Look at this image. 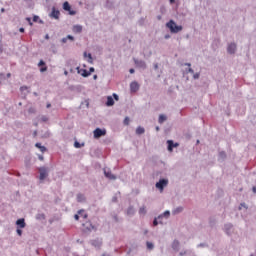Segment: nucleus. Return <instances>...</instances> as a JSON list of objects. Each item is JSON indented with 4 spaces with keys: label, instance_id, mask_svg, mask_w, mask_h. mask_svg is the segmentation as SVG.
Listing matches in <instances>:
<instances>
[{
    "label": "nucleus",
    "instance_id": "1",
    "mask_svg": "<svg viewBox=\"0 0 256 256\" xmlns=\"http://www.w3.org/2000/svg\"><path fill=\"white\" fill-rule=\"evenodd\" d=\"M167 29H169L170 33H180V31H183V26L177 25L174 20H170L166 23Z\"/></svg>",
    "mask_w": 256,
    "mask_h": 256
},
{
    "label": "nucleus",
    "instance_id": "2",
    "mask_svg": "<svg viewBox=\"0 0 256 256\" xmlns=\"http://www.w3.org/2000/svg\"><path fill=\"white\" fill-rule=\"evenodd\" d=\"M39 179L45 181L46 177H49V167L42 166L38 168Z\"/></svg>",
    "mask_w": 256,
    "mask_h": 256
},
{
    "label": "nucleus",
    "instance_id": "3",
    "mask_svg": "<svg viewBox=\"0 0 256 256\" xmlns=\"http://www.w3.org/2000/svg\"><path fill=\"white\" fill-rule=\"evenodd\" d=\"M167 185H169V180L161 178L158 182H156L155 187L156 189H159L161 193H163V190L165 189V187H167Z\"/></svg>",
    "mask_w": 256,
    "mask_h": 256
},
{
    "label": "nucleus",
    "instance_id": "4",
    "mask_svg": "<svg viewBox=\"0 0 256 256\" xmlns=\"http://www.w3.org/2000/svg\"><path fill=\"white\" fill-rule=\"evenodd\" d=\"M94 139H101V137H105L107 135V130L96 128L93 131Z\"/></svg>",
    "mask_w": 256,
    "mask_h": 256
},
{
    "label": "nucleus",
    "instance_id": "5",
    "mask_svg": "<svg viewBox=\"0 0 256 256\" xmlns=\"http://www.w3.org/2000/svg\"><path fill=\"white\" fill-rule=\"evenodd\" d=\"M133 61H134V65L138 69H143V71H145V69H147V63L144 60H139L137 58H133Z\"/></svg>",
    "mask_w": 256,
    "mask_h": 256
},
{
    "label": "nucleus",
    "instance_id": "6",
    "mask_svg": "<svg viewBox=\"0 0 256 256\" xmlns=\"http://www.w3.org/2000/svg\"><path fill=\"white\" fill-rule=\"evenodd\" d=\"M62 8H63L64 11L68 12V15H71V16L77 15V11L71 9V4H69V2H67V1H65L63 3Z\"/></svg>",
    "mask_w": 256,
    "mask_h": 256
},
{
    "label": "nucleus",
    "instance_id": "7",
    "mask_svg": "<svg viewBox=\"0 0 256 256\" xmlns=\"http://www.w3.org/2000/svg\"><path fill=\"white\" fill-rule=\"evenodd\" d=\"M227 53L229 55H235L237 53V44L235 42L228 44Z\"/></svg>",
    "mask_w": 256,
    "mask_h": 256
},
{
    "label": "nucleus",
    "instance_id": "8",
    "mask_svg": "<svg viewBox=\"0 0 256 256\" xmlns=\"http://www.w3.org/2000/svg\"><path fill=\"white\" fill-rule=\"evenodd\" d=\"M167 149L171 153L175 147H179V143H175L173 140H167Z\"/></svg>",
    "mask_w": 256,
    "mask_h": 256
},
{
    "label": "nucleus",
    "instance_id": "9",
    "mask_svg": "<svg viewBox=\"0 0 256 256\" xmlns=\"http://www.w3.org/2000/svg\"><path fill=\"white\" fill-rule=\"evenodd\" d=\"M104 176L106 179H110V181H115L117 179V176L107 169H104Z\"/></svg>",
    "mask_w": 256,
    "mask_h": 256
},
{
    "label": "nucleus",
    "instance_id": "10",
    "mask_svg": "<svg viewBox=\"0 0 256 256\" xmlns=\"http://www.w3.org/2000/svg\"><path fill=\"white\" fill-rule=\"evenodd\" d=\"M60 15H61V12L55 9V7H53L51 13L49 14V17H51V19L59 20Z\"/></svg>",
    "mask_w": 256,
    "mask_h": 256
},
{
    "label": "nucleus",
    "instance_id": "11",
    "mask_svg": "<svg viewBox=\"0 0 256 256\" xmlns=\"http://www.w3.org/2000/svg\"><path fill=\"white\" fill-rule=\"evenodd\" d=\"M224 231L226 235L231 236L233 234V224L227 223L224 225Z\"/></svg>",
    "mask_w": 256,
    "mask_h": 256
},
{
    "label": "nucleus",
    "instance_id": "12",
    "mask_svg": "<svg viewBox=\"0 0 256 256\" xmlns=\"http://www.w3.org/2000/svg\"><path fill=\"white\" fill-rule=\"evenodd\" d=\"M169 217H171V211L166 210L165 212L160 214L158 217H156V219H158V221H163V219H169Z\"/></svg>",
    "mask_w": 256,
    "mask_h": 256
},
{
    "label": "nucleus",
    "instance_id": "13",
    "mask_svg": "<svg viewBox=\"0 0 256 256\" xmlns=\"http://www.w3.org/2000/svg\"><path fill=\"white\" fill-rule=\"evenodd\" d=\"M17 228L19 229H25L27 227V223L25 222V218H19L16 220Z\"/></svg>",
    "mask_w": 256,
    "mask_h": 256
},
{
    "label": "nucleus",
    "instance_id": "14",
    "mask_svg": "<svg viewBox=\"0 0 256 256\" xmlns=\"http://www.w3.org/2000/svg\"><path fill=\"white\" fill-rule=\"evenodd\" d=\"M90 245H92V247H96V249H99V247H101L103 245V241H101L99 238H97L95 240H91Z\"/></svg>",
    "mask_w": 256,
    "mask_h": 256
},
{
    "label": "nucleus",
    "instance_id": "15",
    "mask_svg": "<svg viewBox=\"0 0 256 256\" xmlns=\"http://www.w3.org/2000/svg\"><path fill=\"white\" fill-rule=\"evenodd\" d=\"M138 89H139V83L137 81L131 82L130 84L131 93H137Z\"/></svg>",
    "mask_w": 256,
    "mask_h": 256
},
{
    "label": "nucleus",
    "instance_id": "16",
    "mask_svg": "<svg viewBox=\"0 0 256 256\" xmlns=\"http://www.w3.org/2000/svg\"><path fill=\"white\" fill-rule=\"evenodd\" d=\"M106 107H113L115 105V100L113 96H107V101L105 103Z\"/></svg>",
    "mask_w": 256,
    "mask_h": 256
},
{
    "label": "nucleus",
    "instance_id": "17",
    "mask_svg": "<svg viewBox=\"0 0 256 256\" xmlns=\"http://www.w3.org/2000/svg\"><path fill=\"white\" fill-rule=\"evenodd\" d=\"M83 31V26L75 25L73 26V33H81Z\"/></svg>",
    "mask_w": 256,
    "mask_h": 256
},
{
    "label": "nucleus",
    "instance_id": "18",
    "mask_svg": "<svg viewBox=\"0 0 256 256\" xmlns=\"http://www.w3.org/2000/svg\"><path fill=\"white\" fill-rule=\"evenodd\" d=\"M179 245H180L179 240H174L172 243V249L174 251H179Z\"/></svg>",
    "mask_w": 256,
    "mask_h": 256
},
{
    "label": "nucleus",
    "instance_id": "19",
    "mask_svg": "<svg viewBox=\"0 0 256 256\" xmlns=\"http://www.w3.org/2000/svg\"><path fill=\"white\" fill-rule=\"evenodd\" d=\"M167 121V116L165 114H160L158 118V123L163 124Z\"/></svg>",
    "mask_w": 256,
    "mask_h": 256
},
{
    "label": "nucleus",
    "instance_id": "20",
    "mask_svg": "<svg viewBox=\"0 0 256 256\" xmlns=\"http://www.w3.org/2000/svg\"><path fill=\"white\" fill-rule=\"evenodd\" d=\"M218 157H219L218 160L224 161V160L227 159V153H225V151H221V152H219V156Z\"/></svg>",
    "mask_w": 256,
    "mask_h": 256
},
{
    "label": "nucleus",
    "instance_id": "21",
    "mask_svg": "<svg viewBox=\"0 0 256 256\" xmlns=\"http://www.w3.org/2000/svg\"><path fill=\"white\" fill-rule=\"evenodd\" d=\"M80 75H81L82 77L87 78V77H90V76H91V72H89V70H87V69H82V72L80 73Z\"/></svg>",
    "mask_w": 256,
    "mask_h": 256
},
{
    "label": "nucleus",
    "instance_id": "22",
    "mask_svg": "<svg viewBox=\"0 0 256 256\" xmlns=\"http://www.w3.org/2000/svg\"><path fill=\"white\" fill-rule=\"evenodd\" d=\"M35 147H37V149H40L42 153H45V151H47V147L41 145V143L39 142L35 144Z\"/></svg>",
    "mask_w": 256,
    "mask_h": 256
},
{
    "label": "nucleus",
    "instance_id": "23",
    "mask_svg": "<svg viewBox=\"0 0 256 256\" xmlns=\"http://www.w3.org/2000/svg\"><path fill=\"white\" fill-rule=\"evenodd\" d=\"M32 21H33V23L38 22V23H40V25H43V23H44L43 20H41L38 15H34L32 18Z\"/></svg>",
    "mask_w": 256,
    "mask_h": 256
},
{
    "label": "nucleus",
    "instance_id": "24",
    "mask_svg": "<svg viewBox=\"0 0 256 256\" xmlns=\"http://www.w3.org/2000/svg\"><path fill=\"white\" fill-rule=\"evenodd\" d=\"M145 133V128L138 126L136 128V135H143Z\"/></svg>",
    "mask_w": 256,
    "mask_h": 256
},
{
    "label": "nucleus",
    "instance_id": "25",
    "mask_svg": "<svg viewBox=\"0 0 256 256\" xmlns=\"http://www.w3.org/2000/svg\"><path fill=\"white\" fill-rule=\"evenodd\" d=\"M153 227H157V225H163V221H159V219L157 217L154 218L153 222H152Z\"/></svg>",
    "mask_w": 256,
    "mask_h": 256
},
{
    "label": "nucleus",
    "instance_id": "26",
    "mask_svg": "<svg viewBox=\"0 0 256 256\" xmlns=\"http://www.w3.org/2000/svg\"><path fill=\"white\" fill-rule=\"evenodd\" d=\"M127 215L133 216L135 215V208L133 206H129L127 209Z\"/></svg>",
    "mask_w": 256,
    "mask_h": 256
},
{
    "label": "nucleus",
    "instance_id": "27",
    "mask_svg": "<svg viewBox=\"0 0 256 256\" xmlns=\"http://www.w3.org/2000/svg\"><path fill=\"white\" fill-rule=\"evenodd\" d=\"M146 247L147 249H149V251H153L155 249V244H153V242H146Z\"/></svg>",
    "mask_w": 256,
    "mask_h": 256
},
{
    "label": "nucleus",
    "instance_id": "28",
    "mask_svg": "<svg viewBox=\"0 0 256 256\" xmlns=\"http://www.w3.org/2000/svg\"><path fill=\"white\" fill-rule=\"evenodd\" d=\"M174 215H179V213H183V207L179 206L172 211Z\"/></svg>",
    "mask_w": 256,
    "mask_h": 256
},
{
    "label": "nucleus",
    "instance_id": "29",
    "mask_svg": "<svg viewBox=\"0 0 256 256\" xmlns=\"http://www.w3.org/2000/svg\"><path fill=\"white\" fill-rule=\"evenodd\" d=\"M36 219H37V221H44V219H45V214H44V213H38V214H36Z\"/></svg>",
    "mask_w": 256,
    "mask_h": 256
},
{
    "label": "nucleus",
    "instance_id": "30",
    "mask_svg": "<svg viewBox=\"0 0 256 256\" xmlns=\"http://www.w3.org/2000/svg\"><path fill=\"white\" fill-rule=\"evenodd\" d=\"M23 2L25 3L26 7H28L29 9H31V7H33V0H23Z\"/></svg>",
    "mask_w": 256,
    "mask_h": 256
},
{
    "label": "nucleus",
    "instance_id": "31",
    "mask_svg": "<svg viewBox=\"0 0 256 256\" xmlns=\"http://www.w3.org/2000/svg\"><path fill=\"white\" fill-rule=\"evenodd\" d=\"M77 201L78 203H83V201H85V195L83 194H77Z\"/></svg>",
    "mask_w": 256,
    "mask_h": 256
},
{
    "label": "nucleus",
    "instance_id": "32",
    "mask_svg": "<svg viewBox=\"0 0 256 256\" xmlns=\"http://www.w3.org/2000/svg\"><path fill=\"white\" fill-rule=\"evenodd\" d=\"M105 7H106V9H113L114 4L110 0H107L105 3Z\"/></svg>",
    "mask_w": 256,
    "mask_h": 256
},
{
    "label": "nucleus",
    "instance_id": "33",
    "mask_svg": "<svg viewBox=\"0 0 256 256\" xmlns=\"http://www.w3.org/2000/svg\"><path fill=\"white\" fill-rule=\"evenodd\" d=\"M139 214L140 215H147V209L145 208V206L140 207Z\"/></svg>",
    "mask_w": 256,
    "mask_h": 256
},
{
    "label": "nucleus",
    "instance_id": "34",
    "mask_svg": "<svg viewBox=\"0 0 256 256\" xmlns=\"http://www.w3.org/2000/svg\"><path fill=\"white\" fill-rule=\"evenodd\" d=\"M84 145H85L84 143L81 144V143H79V141L74 142V147L76 149H81Z\"/></svg>",
    "mask_w": 256,
    "mask_h": 256
},
{
    "label": "nucleus",
    "instance_id": "35",
    "mask_svg": "<svg viewBox=\"0 0 256 256\" xmlns=\"http://www.w3.org/2000/svg\"><path fill=\"white\" fill-rule=\"evenodd\" d=\"M86 229H87V231H94L95 226H93V224H91V223H88V224H86Z\"/></svg>",
    "mask_w": 256,
    "mask_h": 256
},
{
    "label": "nucleus",
    "instance_id": "36",
    "mask_svg": "<svg viewBox=\"0 0 256 256\" xmlns=\"http://www.w3.org/2000/svg\"><path fill=\"white\" fill-rule=\"evenodd\" d=\"M5 79H7V76L5 75V73H0V83H3Z\"/></svg>",
    "mask_w": 256,
    "mask_h": 256
},
{
    "label": "nucleus",
    "instance_id": "37",
    "mask_svg": "<svg viewBox=\"0 0 256 256\" xmlns=\"http://www.w3.org/2000/svg\"><path fill=\"white\" fill-rule=\"evenodd\" d=\"M201 77V73L197 72L193 74V79L197 80Z\"/></svg>",
    "mask_w": 256,
    "mask_h": 256
},
{
    "label": "nucleus",
    "instance_id": "38",
    "mask_svg": "<svg viewBox=\"0 0 256 256\" xmlns=\"http://www.w3.org/2000/svg\"><path fill=\"white\" fill-rule=\"evenodd\" d=\"M112 99H114V101H119V95L117 93H113Z\"/></svg>",
    "mask_w": 256,
    "mask_h": 256
},
{
    "label": "nucleus",
    "instance_id": "39",
    "mask_svg": "<svg viewBox=\"0 0 256 256\" xmlns=\"http://www.w3.org/2000/svg\"><path fill=\"white\" fill-rule=\"evenodd\" d=\"M40 121H42V123H47L49 121V118H47L46 116H42L40 118Z\"/></svg>",
    "mask_w": 256,
    "mask_h": 256
},
{
    "label": "nucleus",
    "instance_id": "40",
    "mask_svg": "<svg viewBox=\"0 0 256 256\" xmlns=\"http://www.w3.org/2000/svg\"><path fill=\"white\" fill-rule=\"evenodd\" d=\"M16 233L19 235V237H21L23 235V230H21V228H17Z\"/></svg>",
    "mask_w": 256,
    "mask_h": 256
},
{
    "label": "nucleus",
    "instance_id": "41",
    "mask_svg": "<svg viewBox=\"0 0 256 256\" xmlns=\"http://www.w3.org/2000/svg\"><path fill=\"white\" fill-rule=\"evenodd\" d=\"M26 21H27L28 25H30V27H33V21H31V17H27Z\"/></svg>",
    "mask_w": 256,
    "mask_h": 256
},
{
    "label": "nucleus",
    "instance_id": "42",
    "mask_svg": "<svg viewBox=\"0 0 256 256\" xmlns=\"http://www.w3.org/2000/svg\"><path fill=\"white\" fill-rule=\"evenodd\" d=\"M88 63H93V56L91 55V53L88 54Z\"/></svg>",
    "mask_w": 256,
    "mask_h": 256
},
{
    "label": "nucleus",
    "instance_id": "43",
    "mask_svg": "<svg viewBox=\"0 0 256 256\" xmlns=\"http://www.w3.org/2000/svg\"><path fill=\"white\" fill-rule=\"evenodd\" d=\"M45 66H47V65L45 64V61L40 60V62L38 63V67H45Z\"/></svg>",
    "mask_w": 256,
    "mask_h": 256
},
{
    "label": "nucleus",
    "instance_id": "44",
    "mask_svg": "<svg viewBox=\"0 0 256 256\" xmlns=\"http://www.w3.org/2000/svg\"><path fill=\"white\" fill-rule=\"evenodd\" d=\"M66 39L67 41H75V37H73L72 35H67Z\"/></svg>",
    "mask_w": 256,
    "mask_h": 256
},
{
    "label": "nucleus",
    "instance_id": "45",
    "mask_svg": "<svg viewBox=\"0 0 256 256\" xmlns=\"http://www.w3.org/2000/svg\"><path fill=\"white\" fill-rule=\"evenodd\" d=\"M129 122H130L129 117H125V119L123 121L124 125H129Z\"/></svg>",
    "mask_w": 256,
    "mask_h": 256
},
{
    "label": "nucleus",
    "instance_id": "46",
    "mask_svg": "<svg viewBox=\"0 0 256 256\" xmlns=\"http://www.w3.org/2000/svg\"><path fill=\"white\" fill-rule=\"evenodd\" d=\"M186 73H191L192 75L195 73V70L193 68L186 69Z\"/></svg>",
    "mask_w": 256,
    "mask_h": 256
},
{
    "label": "nucleus",
    "instance_id": "47",
    "mask_svg": "<svg viewBox=\"0 0 256 256\" xmlns=\"http://www.w3.org/2000/svg\"><path fill=\"white\" fill-rule=\"evenodd\" d=\"M197 247L198 248L199 247H209V244H207V243H200V244L197 245Z\"/></svg>",
    "mask_w": 256,
    "mask_h": 256
},
{
    "label": "nucleus",
    "instance_id": "48",
    "mask_svg": "<svg viewBox=\"0 0 256 256\" xmlns=\"http://www.w3.org/2000/svg\"><path fill=\"white\" fill-rule=\"evenodd\" d=\"M47 71V66H41L40 73H45Z\"/></svg>",
    "mask_w": 256,
    "mask_h": 256
},
{
    "label": "nucleus",
    "instance_id": "49",
    "mask_svg": "<svg viewBox=\"0 0 256 256\" xmlns=\"http://www.w3.org/2000/svg\"><path fill=\"white\" fill-rule=\"evenodd\" d=\"M76 71H77V74H78V75H81L83 69H81V68L78 66V67H76Z\"/></svg>",
    "mask_w": 256,
    "mask_h": 256
},
{
    "label": "nucleus",
    "instance_id": "50",
    "mask_svg": "<svg viewBox=\"0 0 256 256\" xmlns=\"http://www.w3.org/2000/svg\"><path fill=\"white\" fill-rule=\"evenodd\" d=\"M29 89L27 86H21L20 91L23 93V91H27Z\"/></svg>",
    "mask_w": 256,
    "mask_h": 256
},
{
    "label": "nucleus",
    "instance_id": "51",
    "mask_svg": "<svg viewBox=\"0 0 256 256\" xmlns=\"http://www.w3.org/2000/svg\"><path fill=\"white\" fill-rule=\"evenodd\" d=\"M88 73H90V75H91V73H95V68L94 67H90Z\"/></svg>",
    "mask_w": 256,
    "mask_h": 256
},
{
    "label": "nucleus",
    "instance_id": "52",
    "mask_svg": "<svg viewBox=\"0 0 256 256\" xmlns=\"http://www.w3.org/2000/svg\"><path fill=\"white\" fill-rule=\"evenodd\" d=\"M28 113H35V108L30 107V108L28 109Z\"/></svg>",
    "mask_w": 256,
    "mask_h": 256
},
{
    "label": "nucleus",
    "instance_id": "53",
    "mask_svg": "<svg viewBox=\"0 0 256 256\" xmlns=\"http://www.w3.org/2000/svg\"><path fill=\"white\" fill-rule=\"evenodd\" d=\"M154 69H155V71H157V69H159V64L158 63H154Z\"/></svg>",
    "mask_w": 256,
    "mask_h": 256
},
{
    "label": "nucleus",
    "instance_id": "54",
    "mask_svg": "<svg viewBox=\"0 0 256 256\" xmlns=\"http://www.w3.org/2000/svg\"><path fill=\"white\" fill-rule=\"evenodd\" d=\"M179 255H180V256L187 255V251H181V252L179 253Z\"/></svg>",
    "mask_w": 256,
    "mask_h": 256
},
{
    "label": "nucleus",
    "instance_id": "55",
    "mask_svg": "<svg viewBox=\"0 0 256 256\" xmlns=\"http://www.w3.org/2000/svg\"><path fill=\"white\" fill-rule=\"evenodd\" d=\"M74 219H75V221H79V214H75Z\"/></svg>",
    "mask_w": 256,
    "mask_h": 256
},
{
    "label": "nucleus",
    "instance_id": "56",
    "mask_svg": "<svg viewBox=\"0 0 256 256\" xmlns=\"http://www.w3.org/2000/svg\"><path fill=\"white\" fill-rule=\"evenodd\" d=\"M112 203H117V196H114V197L112 198Z\"/></svg>",
    "mask_w": 256,
    "mask_h": 256
},
{
    "label": "nucleus",
    "instance_id": "57",
    "mask_svg": "<svg viewBox=\"0 0 256 256\" xmlns=\"http://www.w3.org/2000/svg\"><path fill=\"white\" fill-rule=\"evenodd\" d=\"M184 66H185V67H189V68H191V63L186 62V63H184Z\"/></svg>",
    "mask_w": 256,
    "mask_h": 256
},
{
    "label": "nucleus",
    "instance_id": "58",
    "mask_svg": "<svg viewBox=\"0 0 256 256\" xmlns=\"http://www.w3.org/2000/svg\"><path fill=\"white\" fill-rule=\"evenodd\" d=\"M19 32L20 33H25V28H23V27L19 28Z\"/></svg>",
    "mask_w": 256,
    "mask_h": 256
},
{
    "label": "nucleus",
    "instance_id": "59",
    "mask_svg": "<svg viewBox=\"0 0 256 256\" xmlns=\"http://www.w3.org/2000/svg\"><path fill=\"white\" fill-rule=\"evenodd\" d=\"M61 42H62V43H67V38H66V37L62 38V39H61Z\"/></svg>",
    "mask_w": 256,
    "mask_h": 256
},
{
    "label": "nucleus",
    "instance_id": "60",
    "mask_svg": "<svg viewBox=\"0 0 256 256\" xmlns=\"http://www.w3.org/2000/svg\"><path fill=\"white\" fill-rule=\"evenodd\" d=\"M113 219L116 223H119V219L117 218V216H114Z\"/></svg>",
    "mask_w": 256,
    "mask_h": 256
},
{
    "label": "nucleus",
    "instance_id": "61",
    "mask_svg": "<svg viewBox=\"0 0 256 256\" xmlns=\"http://www.w3.org/2000/svg\"><path fill=\"white\" fill-rule=\"evenodd\" d=\"M129 73H131V75H133V73H135V69L131 68V69L129 70Z\"/></svg>",
    "mask_w": 256,
    "mask_h": 256
},
{
    "label": "nucleus",
    "instance_id": "62",
    "mask_svg": "<svg viewBox=\"0 0 256 256\" xmlns=\"http://www.w3.org/2000/svg\"><path fill=\"white\" fill-rule=\"evenodd\" d=\"M82 213H85V210L81 209L78 211V215H81Z\"/></svg>",
    "mask_w": 256,
    "mask_h": 256
},
{
    "label": "nucleus",
    "instance_id": "63",
    "mask_svg": "<svg viewBox=\"0 0 256 256\" xmlns=\"http://www.w3.org/2000/svg\"><path fill=\"white\" fill-rule=\"evenodd\" d=\"M38 159H39L40 161H43V159H44L43 155H39V156H38Z\"/></svg>",
    "mask_w": 256,
    "mask_h": 256
},
{
    "label": "nucleus",
    "instance_id": "64",
    "mask_svg": "<svg viewBox=\"0 0 256 256\" xmlns=\"http://www.w3.org/2000/svg\"><path fill=\"white\" fill-rule=\"evenodd\" d=\"M253 193H256V186L252 188Z\"/></svg>",
    "mask_w": 256,
    "mask_h": 256
}]
</instances>
